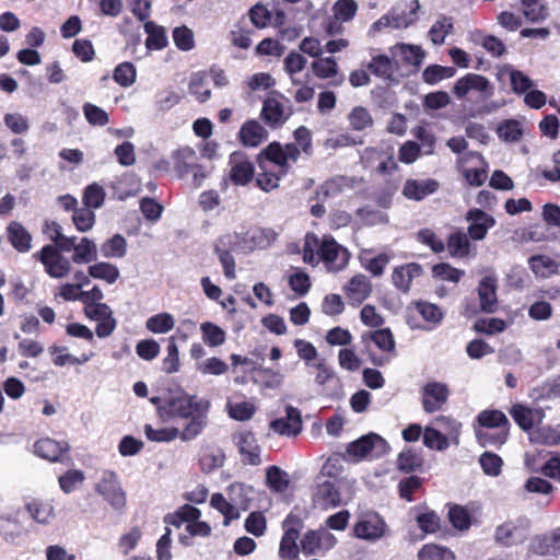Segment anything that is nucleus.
Masks as SVG:
<instances>
[{
    "mask_svg": "<svg viewBox=\"0 0 560 560\" xmlns=\"http://www.w3.org/2000/svg\"><path fill=\"white\" fill-rule=\"evenodd\" d=\"M453 93L458 100L466 102H470L474 94H478L479 101H486L492 96L493 86L486 77L467 73L454 83Z\"/></svg>",
    "mask_w": 560,
    "mask_h": 560,
    "instance_id": "nucleus-1",
    "label": "nucleus"
},
{
    "mask_svg": "<svg viewBox=\"0 0 560 560\" xmlns=\"http://www.w3.org/2000/svg\"><path fill=\"white\" fill-rule=\"evenodd\" d=\"M388 451L387 442L375 433L366 434L359 440L351 442L347 447L348 456L354 460H361L366 457L377 458Z\"/></svg>",
    "mask_w": 560,
    "mask_h": 560,
    "instance_id": "nucleus-2",
    "label": "nucleus"
},
{
    "mask_svg": "<svg viewBox=\"0 0 560 560\" xmlns=\"http://www.w3.org/2000/svg\"><path fill=\"white\" fill-rule=\"evenodd\" d=\"M289 101L278 93H271L262 104L260 116L271 128L282 126L291 116Z\"/></svg>",
    "mask_w": 560,
    "mask_h": 560,
    "instance_id": "nucleus-3",
    "label": "nucleus"
},
{
    "mask_svg": "<svg viewBox=\"0 0 560 560\" xmlns=\"http://www.w3.org/2000/svg\"><path fill=\"white\" fill-rule=\"evenodd\" d=\"M301 154L300 148L294 143L281 145L279 142L270 143L260 155H265L269 163H272L280 172L285 175L290 163H295ZM261 159V156H259Z\"/></svg>",
    "mask_w": 560,
    "mask_h": 560,
    "instance_id": "nucleus-4",
    "label": "nucleus"
},
{
    "mask_svg": "<svg viewBox=\"0 0 560 560\" xmlns=\"http://www.w3.org/2000/svg\"><path fill=\"white\" fill-rule=\"evenodd\" d=\"M317 255L329 271L342 270L348 265L350 258L347 248L328 236H325L319 243Z\"/></svg>",
    "mask_w": 560,
    "mask_h": 560,
    "instance_id": "nucleus-5",
    "label": "nucleus"
},
{
    "mask_svg": "<svg viewBox=\"0 0 560 560\" xmlns=\"http://www.w3.org/2000/svg\"><path fill=\"white\" fill-rule=\"evenodd\" d=\"M284 534L280 541L279 557L282 560H295L299 557V546L296 540L303 525L301 520L293 514H289L283 521Z\"/></svg>",
    "mask_w": 560,
    "mask_h": 560,
    "instance_id": "nucleus-6",
    "label": "nucleus"
},
{
    "mask_svg": "<svg viewBox=\"0 0 560 560\" xmlns=\"http://www.w3.org/2000/svg\"><path fill=\"white\" fill-rule=\"evenodd\" d=\"M362 338L364 341L371 340L381 351L384 352L382 355H376L370 352L369 357L372 364L376 366H384L390 362L393 357H395V340L388 328L377 329L373 332L365 334Z\"/></svg>",
    "mask_w": 560,
    "mask_h": 560,
    "instance_id": "nucleus-7",
    "label": "nucleus"
},
{
    "mask_svg": "<svg viewBox=\"0 0 560 560\" xmlns=\"http://www.w3.org/2000/svg\"><path fill=\"white\" fill-rule=\"evenodd\" d=\"M420 10V2L418 0H411L409 3L408 12H392L390 14L383 15L371 26L370 32L375 34L387 27L392 28H406L413 24L418 20V11Z\"/></svg>",
    "mask_w": 560,
    "mask_h": 560,
    "instance_id": "nucleus-8",
    "label": "nucleus"
},
{
    "mask_svg": "<svg viewBox=\"0 0 560 560\" xmlns=\"http://www.w3.org/2000/svg\"><path fill=\"white\" fill-rule=\"evenodd\" d=\"M95 490L116 510L121 509L126 503V494L120 487L116 472L112 470L102 474Z\"/></svg>",
    "mask_w": 560,
    "mask_h": 560,
    "instance_id": "nucleus-9",
    "label": "nucleus"
},
{
    "mask_svg": "<svg viewBox=\"0 0 560 560\" xmlns=\"http://www.w3.org/2000/svg\"><path fill=\"white\" fill-rule=\"evenodd\" d=\"M60 249L52 245H46L35 256L39 258L45 266L46 272L52 278H63L71 270V264L68 258L60 254Z\"/></svg>",
    "mask_w": 560,
    "mask_h": 560,
    "instance_id": "nucleus-10",
    "label": "nucleus"
},
{
    "mask_svg": "<svg viewBox=\"0 0 560 560\" xmlns=\"http://www.w3.org/2000/svg\"><path fill=\"white\" fill-rule=\"evenodd\" d=\"M387 525L376 513H369L362 516L354 525L355 537L374 542L385 536Z\"/></svg>",
    "mask_w": 560,
    "mask_h": 560,
    "instance_id": "nucleus-11",
    "label": "nucleus"
},
{
    "mask_svg": "<svg viewBox=\"0 0 560 560\" xmlns=\"http://www.w3.org/2000/svg\"><path fill=\"white\" fill-rule=\"evenodd\" d=\"M450 396L446 384L432 381L427 383L421 390L422 408L428 413H433L443 408Z\"/></svg>",
    "mask_w": 560,
    "mask_h": 560,
    "instance_id": "nucleus-12",
    "label": "nucleus"
},
{
    "mask_svg": "<svg viewBox=\"0 0 560 560\" xmlns=\"http://www.w3.org/2000/svg\"><path fill=\"white\" fill-rule=\"evenodd\" d=\"M315 482L312 501L316 509L326 511L340 505L341 495L335 481L315 480Z\"/></svg>",
    "mask_w": 560,
    "mask_h": 560,
    "instance_id": "nucleus-13",
    "label": "nucleus"
},
{
    "mask_svg": "<svg viewBox=\"0 0 560 560\" xmlns=\"http://www.w3.org/2000/svg\"><path fill=\"white\" fill-rule=\"evenodd\" d=\"M203 408L202 401H198L195 397L182 395L171 399L167 412L177 420L187 421L189 418L203 410Z\"/></svg>",
    "mask_w": 560,
    "mask_h": 560,
    "instance_id": "nucleus-14",
    "label": "nucleus"
},
{
    "mask_svg": "<svg viewBox=\"0 0 560 560\" xmlns=\"http://www.w3.org/2000/svg\"><path fill=\"white\" fill-rule=\"evenodd\" d=\"M230 177L236 185H246L253 179L254 165L242 151H235L230 155Z\"/></svg>",
    "mask_w": 560,
    "mask_h": 560,
    "instance_id": "nucleus-15",
    "label": "nucleus"
},
{
    "mask_svg": "<svg viewBox=\"0 0 560 560\" xmlns=\"http://www.w3.org/2000/svg\"><path fill=\"white\" fill-rule=\"evenodd\" d=\"M440 183L433 178H408L401 194L409 200L420 201L438 191Z\"/></svg>",
    "mask_w": 560,
    "mask_h": 560,
    "instance_id": "nucleus-16",
    "label": "nucleus"
},
{
    "mask_svg": "<svg viewBox=\"0 0 560 560\" xmlns=\"http://www.w3.org/2000/svg\"><path fill=\"white\" fill-rule=\"evenodd\" d=\"M242 460L249 465L260 464V447L250 431H241L234 435Z\"/></svg>",
    "mask_w": 560,
    "mask_h": 560,
    "instance_id": "nucleus-17",
    "label": "nucleus"
},
{
    "mask_svg": "<svg viewBox=\"0 0 560 560\" xmlns=\"http://www.w3.org/2000/svg\"><path fill=\"white\" fill-rule=\"evenodd\" d=\"M85 315L90 319L97 322L95 332L100 338L110 336L116 328V319L113 316L112 308L107 304L95 305L90 312L85 313Z\"/></svg>",
    "mask_w": 560,
    "mask_h": 560,
    "instance_id": "nucleus-18",
    "label": "nucleus"
},
{
    "mask_svg": "<svg viewBox=\"0 0 560 560\" xmlns=\"http://www.w3.org/2000/svg\"><path fill=\"white\" fill-rule=\"evenodd\" d=\"M270 428L278 434L295 436L302 430L301 412L298 408L288 406L285 417L273 420Z\"/></svg>",
    "mask_w": 560,
    "mask_h": 560,
    "instance_id": "nucleus-19",
    "label": "nucleus"
},
{
    "mask_svg": "<svg viewBox=\"0 0 560 560\" xmlns=\"http://www.w3.org/2000/svg\"><path fill=\"white\" fill-rule=\"evenodd\" d=\"M466 220L470 222L468 234L475 241H481L486 237L488 231L494 225V219L480 209H471L466 214Z\"/></svg>",
    "mask_w": 560,
    "mask_h": 560,
    "instance_id": "nucleus-20",
    "label": "nucleus"
},
{
    "mask_svg": "<svg viewBox=\"0 0 560 560\" xmlns=\"http://www.w3.org/2000/svg\"><path fill=\"white\" fill-rule=\"evenodd\" d=\"M361 184V177L345 175L335 176L326 180L320 186V192L326 197H336L340 194H346L348 191L354 190Z\"/></svg>",
    "mask_w": 560,
    "mask_h": 560,
    "instance_id": "nucleus-21",
    "label": "nucleus"
},
{
    "mask_svg": "<svg viewBox=\"0 0 560 560\" xmlns=\"http://www.w3.org/2000/svg\"><path fill=\"white\" fill-rule=\"evenodd\" d=\"M422 271L421 265L417 262L396 267L392 273V282L396 289L407 293L410 290L412 280L420 277Z\"/></svg>",
    "mask_w": 560,
    "mask_h": 560,
    "instance_id": "nucleus-22",
    "label": "nucleus"
},
{
    "mask_svg": "<svg viewBox=\"0 0 560 560\" xmlns=\"http://www.w3.org/2000/svg\"><path fill=\"white\" fill-rule=\"evenodd\" d=\"M345 290L351 303L360 304L371 294L372 283L366 276L359 273L349 280Z\"/></svg>",
    "mask_w": 560,
    "mask_h": 560,
    "instance_id": "nucleus-23",
    "label": "nucleus"
},
{
    "mask_svg": "<svg viewBox=\"0 0 560 560\" xmlns=\"http://www.w3.org/2000/svg\"><path fill=\"white\" fill-rule=\"evenodd\" d=\"M68 450L69 444L67 442H59L49 438L40 439L34 444V453L49 462H58Z\"/></svg>",
    "mask_w": 560,
    "mask_h": 560,
    "instance_id": "nucleus-24",
    "label": "nucleus"
},
{
    "mask_svg": "<svg viewBox=\"0 0 560 560\" xmlns=\"http://www.w3.org/2000/svg\"><path fill=\"white\" fill-rule=\"evenodd\" d=\"M510 413L524 431L532 430L534 424L541 422L545 417V412L541 409H530L524 405L513 406Z\"/></svg>",
    "mask_w": 560,
    "mask_h": 560,
    "instance_id": "nucleus-25",
    "label": "nucleus"
},
{
    "mask_svg": "<svg viewBox=\"0 0 560 560\" xmlns=\"http://www.w3.org/2000/svg\"><path fill=\"white\" fill-rule=\"evenodd\" d=\"M240 139L245 147L256 148L262 143L267 137V130L257 121L248 120L240 129Z\"/></svg>",
    "mask_w": 560,
    "mask_h": 560,
    "instance_id": "nucleus-26",
    "label": "nucleus"
},
{
    "mask_svg": "<svg viewBox=\"0 0 560 560\" xmlns=\"http://www.w3.org/2000/svg\"><path fill=\"white\" fill-rule=\"evenodd\" d=\"M359 259L365 270H368L374 277H380L384 273L387 264L392 259V255L384 252L377 256H372L371 249H363L359 254Z\"/></svg>",
    "mask_w": 560,
    "mask_h": 560,
    "instance_id": "nucleus-27",
    "label": "nucleus"
},
{
    "mask_svg": "<svg viewBox=\"0 0 560 560\" xmlns=\"http://www.w3.org/2000/svg\"><path fill=\"white\" fill-rule=\"evenodd\" d=\"M478 294L481 310L493 313L498 302L495 279L490 276L482 278L478 287Z\"/></svg>",
    "mask_w": 560,
    "mask_h": 560,
    "instance_id": "nucleus-28",
    "label": "nucleus"
},
{
    "mask_svg": "<svg viewBox=\"0 0 560 560\" xmlns=\"http://www.w3.org/2000/svg\"><path fill=\"white\" fill-rule=\"evenodd\" d=\"M8 240L11 245L20 253H26L31 249L32 235L16 221H12L7 226Z\"/></svg>",
    "mask_w": 560,
    "mask_h": 560,
    "instance_id": "nucleus-29",
    "label": "nucleus"
},
{
    "mask_svg": "<svg viewBox=\"0 0 560 560\" xmlns=\"http://www.w3.org/2000/svg\"><path fill=\"white\" fill-rule=\"evenodd\" d=\"M174 170L179 177L189 175V172L198 164V156L189 147L178 149L174 155Z\"/></svg>",
    "mask_w": 560,
    "mask_h": 560,
    "instance_id": "nucleus-30",
    "label": "nucleus"
},
{
    "mask_svg": "<svg viewBox=\"0 0 560 560\" xmlns=\"http://www.w3.org/2000/svg\"><path fill=\"white\" fill-rule=\"evenodd\" d=\"M72 237L73 247H71V250H73L72 261L74 264H89L91 261L96 260L97 246L92 240L88 237H82L80 242L77 244V237Z\"/></svg>",
    "mask_w": 560,
    "mask_h": 560,
    "instance_id": "nucleus-31",
    "label": "nucleus"
},
{
    "mask_svg": "<svg viewBox=\"0 0 560 560\" xmlns=\"http://www.w3.org/2000/svg\"><path fill=\"white\" fill-rule=\"evenodd\" d=\"M208 408V402L205 404L203 410L196 413L187 421H183L182 431H179L178 438L183 441H190L197 438L207 424V416L206 410Z\"/></svg>",
    "mask_w": 560,
    "mask_h": 560,
    "instance_id": "nucleus-32",
    "label": "nucleus"
},
{
    "mask_svg": "<svg viewBox=\"0 0 560 560\" xmlns=\"http://www.w3.org/2000/svg\"><path fill=\"white\" fill-rule=\"evenodd\" d=\"M253 494L254 489L244 483L236 482L231 485L228 489L229 500L233 502L236 511H238V509L246 511L249 508Z\"/></svg>",
    "mask_w": 560,
    "mask_h": 560,
    "instance_id": "nucleus-33",
    "label": "nucleus"
},
{
    "mask_svg": "<svg viewBox=\"0 0 560 560\" xmlns=\"http://www.w3.org/2000/svg\"><path fill=\"white\" fill-rule=\"evenodd\" d=\"M528 265L535 276L548 278L559 272V265L549 256L535 255L528 259Z\"/></svg>",
    "mask_w": 560,
    "mask_h": 560,
    "instance_id": "nucleus-34",
    "label": "nucleus"
},
{
    "mask_svg": "<svg viewBox=\"0 0 560 560\" xmlns=\"http://www.w3.org/2000/svg\"><path fill=\"white\" fill-rule=\"evenodd\" d=\"M477 421L479 430L508 429L509 424L506 416L500 410H483L478 415Z\"/></svg>",
    "mask_w": 560,
    "mask_h": 560,
    "instance_id": "nucleus-35",
    "label": "nucleus"
},
{
    "mask_svg": "<svg viewBox=\"0 0 560 560\" xmlns=\"http://www.w3.org/2000/svg\"><path fill=\"white\" fill-rule=\"evenodd\" d=\"M188 91L198 102L203 103L211 96L208 88V75L206 72H195L190 75Z\"/></svg>",
    "mask_w": 560,
    "mask_h": 560,
    "instance_id": "nucleus-36",
    "label": "nucleus"
},
{
    "mask_svg": "<svg viewBox=\"0 0 560 560\" xmlns=\"http://www.w3.org/2000/svg\"><path fill=\"white\" fill-rule=\"evenodd\" d=\"M533 443L558 445L560 444V424L540 427L529 433Z\"/></svg>",
    "mask_w": 560,
    "mask_h": 560,
    "instance_id": "nucleus-37",
    "label": "nucleus"
},
{
    "mask_svg": "<svg viewBox=\"0 0 560 560\" xmlns=\"http://www.w3.org/2000/svg\"><path fill=\"white\" fill-rule=\"evenodd\" d=\"M89 276L113 284L120 276L119 269L109 262L101 261L89 267Z\"/></svg>",
    "mask_w": 560,
    "mask_h": 560,
    "instance_id": "nucleus-38",
    "label": "nucleus"
},
{
    "mask_svg": "<svg viewBox=\"0 0 560 560\" xmlns=\"http://www.w3.org/2000/svg\"><path fill=\"white\" fill-rule=\"evenodd\" d=\"M44 232L55 243L54 246L56 248H59L65 253L71 252V247H73V237L63 235L61 226L57 222H46Z\"/></svg>",
    "mask_w": 560,
    "mask_h": 560,
    "instance_id": "nucleus-39",
    "label": "nucleus"
},
{
    "mask_svg": "<svg viewBox=\"0 0 560 560\" xmlns=\"http://www.w3.org/2000/svg\"><path fill=\"white\" fill-rule=\"evenodd\" d=\"M25 508L31 517L39 524H48L55 517L54 506L48 502L34 500Z\"/></svg>",
    "mask_w": 560,
    "mask_h": 560,
    "instance_id": "nucleus-40",
    "label": "nucleus"
},
{
    "mask_svg": "<svg viewBox=\"0 0 560 560\" xmlns=\"http://www.w3.org/2000/svg\"><path fill=\"white\" fill-rule=\"evenodd\" d=\"M127 253V241L120 234H115L101 245V254L105 258H122Z\"/></svg>",
    "mask_w": 560,
    "mask_h": 560,
    "instance_id": "nucleus-41",
    "label": "nucleus"
},
{
    "mask_svg": "<svg viewBox=\"0 0 560 560\" xmlns=\"http://www.w3.org/2000/svg\"><path fill=\"white\" fill-rule=\"evenodd\" d=\"M174 326L173 315L166 312L155 314L145 322V328L153 334H167Z\"/></svg>",
    "mask_w": 560,
    "mask_h": 560,
    "instance_id": "nucleus-42",
    "label": "nucleus"
},
{
    "mask_svg": "<svg viewBox=\"0 0 560 560\" xmlns=\"http://www.w3.org/2000/svg\"><path fill=\"white\" fill-rule=\"evenodd\" d=\"M202 340L209 347H220L225 342L226 334L218 325L205 322L200 325Z\"/></svg>",
    "mask_w": 560,
    "mask_h": 560,
    "instance_id": "nucleus-43",
    "label": "nucleus"
},
{
    "mask_svg": "<svg viewBox=\"0 0 560 560\" xmlns=\"http://www.w3.org/2000/svg\"><path fill=\"white\" fill-rule=\"evenodd\" d=\"M144 31L148 34L145 46L148 49L160 50L167 44V38L163 27L158 26L155 23L149 21L144 24Z\"/></svg>",
    "mask_w": 560,
    "mask_h": 560,
    "instance_id": "nucleus-44",
    "label": "nucleus"
},
{
    "mask_svg": "<svg viewBox=\"0 0 560 560\" xmlns=\"http://www.w3.org/2000/svg\"><path fill=\"white\" fill-rule=\"evenodd\" d=\"M453 31V21L447 16H440L430 27L429 37L434 45H442Z\"/></svg>",
    "mask_w": 560,
    "mask_h": 560,
    "instance_id": "nucleus-45",
    "label": "nucleus"
},
{
    "mask_svg": "<svg viewBox=\"0 0 560 560\" xmlns=\"http://www.w3.org/2000/svg\"><path fill=\"white\" fill-rule=\"evenodd\" d=\"M447 248L452 257H466L470 250L468 236L463 232L451 234L447 240Z\"/></svg>",
    "mask_w": 560,
    "mask_h": 560,
    "instance_id": "nucleus-46",
    "label": "nucleus"
},
{
    "mask_svg": "<svg viewBox=\"0 0 560 560\" xmlns=\"http://www.w3.org/2000/svg\"><path fill=\"white\" fill-rule=\"evenodd\" d=\"M210 504L224 515V525H229L231 521L240 517L232 501L226 500L221 493H214L211 497Z\"/></svg>",
    "mask_w": 560,
    "mask_h": 560,
    "instance_id": "nucleus-47",
    "label": "nucleus"
},
{
    "mask_svg": "<svg viewBox=\"0 0 560 560\" xmlns=\"http://www.w3.org/2000/svg\"><path fill=\"white\" fill-rule=\"evenodd\" d=\"M268 487L276 492H284L289 488L288 474L278 466H270L266 472Z\"/></svg>",
    "mask_w": 560,
    "mask_h": 560,
    "instance_id": "nucleus-48",
    "label": "nucleus"
},
{
    "mask_svg": "<svg viewBox=\"0 0 560 560\" xmlns=\"http://www.w3.org/2000/svg\"><path fill=\"white\" fill-rule=\"evenodd\" d=\"M348 121L353 130L362 131L373 126L370 112L363 106H355L348 115Z\"/></svg>",
    "mask_w": 560,
    "mask_h": 560,
    "instance_id": "nucleus-49",
    "label": "nucleus"
},
{
    "mask_svg": "<svg viewBox=\"0 0 560 560\" xmlns=\"http://www.w3.org/2000/svg\"><path fill=\"white\" fill-rule=\"evenodd\" d=\"M419 560H455V556L448 548L428 544L418 552Z\"/></svg>",
    "mask_w": 560,
    "mask_h": 560,
    "instance_id": "nucleus-50",
    "label": "nucleus"
},
{
    "mask_svg": "<svg viewBox=\"0 0 560 560\" xmlns=\"http://www.w3.org/2000/svg\"><path fill=\"white\" fill-rule=\"evenodd\" d=\"M137 70L133 63L125 61L119 63L113 73V79L122 88H129L136 82Z\"/></svg>",
    "mask_w": 560,
    "mask_h": 560,
    "instance_id": "nucleus-51",
    "label": "nucleus"
},
{
    "mask_svg": "<svg viewBox=\"0 0 560 560\" xmlns=\"http://www.w3.org/2000/svg\"><path fill=\"white\" fill-rule=\"evenodd\" d=\"M456 69L453 67H443L432 65L427 67L422 72V79L428 84H436L438 82L454 77Z\"/></svg>",
    "mask_w": 560,
    "mask_h": 560,
    "instance_id": "nucleus-52",
    "label": "nucleus"
},
{
    "mask_svg": "<svg viewBox=\"0 0 560 560\" xmlns=\"http://www.w3.org/2000/svg\"><path fill=\"white\" fill-rule=\"evenodd\" d=\"M523 14L528 22L537 23L547 18V9L541 0H521Z\"/></svg>",
    "mask_w": 560,
    "mask_h": 560,
    "instance_id": "nucleus-53",
    "label": "nucleus"
},
{
    "mask_svg": "<svg viewBox=\"0 0 560 560\" xmlns=\"http://www.w3.org/2000/svg\"><path fill=\"white\" fill-rule=\"evenodd\" d=\"M469 156L478 160L479 164L481 166H476L472 168H467L464 172L465 179L470 186H481L485 180L487 179V170H486V162L479 153H469Z\"/></svg>",
    "mask_w": 560,
    "mask_h": 560,
    "instance_id": "nucleus-54",
    "label": "nucleus"
},
{
    "mask_svg": "<svg viewBox=\"0 0 560 560\" xmlns=\"http://www.w3.org/2000/svg\"><path fill=\"white\" fill-rule=\"evenodd\" d=\"M49 350L50 353L55 355L52 361L57 366H63L66 364H84L92 358V354H82L81 358H77L72 354L66 353L67 348L65 347L52 346Z\"/></svg>",
    "mask_w": 560,
    "mask_h": 560,
    "instance_id": "nucleus-55",
    "label": "nucleus"
},
{
    "mask_svg": "<svg viewBox=\"0 0 560 560\" xmlns=\"http://www.w3.org/2000/svg\"><path fill=\"white\" fill-rule=\"evenodd\" d=\"M342 472V464L339 456H330L323 465L316 480L335 481Z\"/></svg>",
    "mask_w": 560,
    "mask_h": 560,
    "instance_id": "nucleus-56",
    "label": "nucleus"
},
{
    "mask_svg": "<svg viewBox=\"0 0 560 560\" xmlns=\"http://www.w3.org/2000/svg\"><path fill=\"white\" fill-rule=\"evenodd\" d=\"M259 166L264 172L258 174L256 178L257 185L265 191H270L277 188L280 177L282 176L280 175V172H272L262 160L259 161Z\"/></svg>",
    "mask_w": 560,
    "mask_h": 560,
    "instance_id": "nucleus-57",
    "label": "nucleus"
},
{
    "mask_svg": "<svg viewBox=\"0 0 560 560\" xmlns=\"http://www.w3.org/2000/svg\"><path fill=\"white\" fill-rule=\"evenodd\" d=\"M283 63L284 70L290 75L292 84H301L294 75L304 69L306 65V58L300 52L292 51L284 58Z\"/></svg>",
    "mask_w": 560,
    "mask_h": 560,
    "instance_id": "nucleus-58",
    "label": "nucleus"
},
{
    "mask_svg": "<svg viewBox=\"0 0 560 560\" xmlns=\"http://www.w3.org/2000/svg\"><path fill=\"white\" fill-rule=\"evenodd\" d=\"M312 69L314 74L319 79L332 78L338 72V65L332 57L318 58L313 61Z\"/></svg>",
    "mask_w": 560,
    "mask_h": 560,
    "instance_id": "nucleus-59",
    "label": "nucleus"
},
{
    "mask_svg": "<svg viewBox=\"0 0 560 560\" xmlns=\"http://www.w3.org/2000/svg\"><path fill=\"white\" fill-rule=\"evenodd\" d=\"M368 67L372 73L383 79H389L394 72L393 61L385 55L373 57Z\"/></svg>",
    "mask_w": 560,
    "mask_h": 560,
    "instance_id": "nucleus-60",
    "label": "nucleus"
},
{
    "mask_svg": "<svg viewBox=\"0 0 560 560\" xmlns=\"http://www.w3.org/2000/svg\"><path fill=\"white\" fill-rule=\"evenodd\" d=\"M104 200L105 190L101 185L93 183L84 189L83 202L85 207L92 210L97 209L102 207Z\"/></svg>",
    "mask_w": 560,
    "mask_h": 560,
    "instance_id": "nucleus-61",
    "label": "nucleus"
},
{
    "mask_svg": "<svg viewBox=\"0 0 560 560\" xmlns=\"http://www.w3.org/2000/svg\"><path fill=\"white\" fill-rule=\"evenodd\" d=\"M422 465V458L411 448H406L399 453L397 458V468L402 472H410Z\"/></svg>",
    "mask_w": 560,
    "mask_h": 560,
    "instance_id": "nucleus-62",
    "label": "nucleus"
},
{
    "mask_svg": "<svg viewBox=\"0 0 560 560\" xmlns=\"http://www.w3.org/2000/svg\"><path fill=\"white\" fill-rule=\"evenodd\" d=\"M72 221L78 231L88 232L95 223V213L88 207L75 209Z\"/></svg>",
    "mask_w": 560,
    "mask_h": 560,
    "instance_id": "nucleus-63",
    "label": "nucleus"
},
{
    "mask_svg": "<svg viewBox=\"0 0 560 560\" xmlns=\"http://www.w3.org/2000/svg\"><path fill=\"white\" fill-rule=\"evenodd\" d=\"M358 11V3L354 0H338L332 12L337 21L348 22L352 20Z\"/></svg>",
    "mask_w": 560,
    "mask_h": 560,
    "instance_id": "nucleus-64",
    "label": "nucleus"
}]
</instances>
